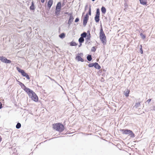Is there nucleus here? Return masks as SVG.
<instances>
[{
    "instance_id": "nucleus-1",
    "label": "nucleus",
    "mask_w": 155,
    "mask_h": 155,
    "mask_svg": "<svg viewBox=\"0 0 155 155\" xmlns=\"http://www.w3.org/2000/svg\"><path fill=\"white\" fill-rule=\"evenodd\" d=\"M53 126L54 129L59 132L63 131L64 129V126L61 123L54 124H53Z\"/></svg>"
},
{
    "instance_id": "nucleus-2",
    "label": "nucleus",
    "mask_w": 155,
    "mask_h": 155,
    "mask_svg": "<svg viewBox=\"0 0 155 155\" xmlns=\"http://www.w3.org/2000/svg\"><path fill=\"white\" fill-rule=\"evenodd\" d=\"M99 37L103 44L104 45H106L107 42L106 36L104 32L102 27L100 29Z\"/></svg>"
},
{
    "instance_id": "nucleus-3",
    "label": "nucleus",
    "mask_w": 155,
    "mask_h": 155,
    "mask_svg": "<svg viewBox=\"0 0 155 155\" xmlns=\"http://www.w3.org/2000/svg\"><path fill=\"white\" fill-rule=\"evenodd\" d=\"M120 131L122 132L123 134L128 135L130 137H135V134L132 131L128 129H121Z\"/></svg>"
},
{
    "instance_id": "nucleus-4",
    "label": "nucleus",
    "mask_w": 155,
    "mask_h": 155,
    "mask_svg": "<svg viewBox=\"0 0 155 155\" xmlns=\"http://www.w3.org/2000/svg\"><path fill=\"white\" fill-rule=\"evenodd\" d=\"M68 15L70 16V17L67 23L68 25V28L70 27L71 24H72L74 19V18L72 15V13H69L68 14Z\"/></svg>"
},
{
    "instance_id": "nucleus-5",
    "label": "nucleus",
    "mask_w": 155,
    "mask_h": 155,
    "mask_svg": "<svg viewBox=\"0 0 155 155\" xmlns=\"http://www.w3.org/2000/svg\"><path fill=\"white\" fill-rule=\"evenodd\" d=\"M24 91L28 94L29 97L31 96V95L35 93L33 91L28 87H27Z\"/></svg>"
},
{
    "instance_id": "nucleus-6",
    "label": "nucleus",
    "mask_w": 155,
    "mask_h": 155,
    "mask_svg": "<svg viewBox=\"0 0 155 155\" xmlns=\"http://www.w3.org/2000/svg\"><path fill=\"white\" fill-rule=\"evenodd\" d=\"M89 16L88 13H87L84 16L83 19V26L85 27L87 24V22L89 19Z\"/></svg>"
},
{
    "instance_id": "nucleus-7",
    "label": "nucleus",
    "mask_w": 155,
    "mask_h": 155,
    "mask_svg": "<svg viewBox=\"0 0 155 155\" xmlns=\"http://www.w3.org/2000/svg\"><path fill=\"white\" fill-rule=\"evenodd\" d=\"M1 61L2 62L6 64H10L12 62L11 60L8 59L6 57L3 56L1 59Z\"/></svg>"
},
{
    "instance_id": "nucleus-8",
    "label": "nucleus",
    "mask_w": 155,
    "mask_h": 155,
    "mask_svg": "<svg viewBox=\"0 0 155 155\" xmlns=\"http://www.w3.org/2000/svg\"><path fill=\"white\" fill-rule=\"evenodd\" d=\"M30 97L35 102H37L38 101V97L35 92L33 94L31 95Z\"/></svg>"
},
{
    "instance_id": "nucleus-9",
    "label": "nucleus",
    "mask_w": 155,
    "mask_h": 155,
    "mask_svg": "<svg viewBox=\"0 0 155 155\" xmlns=\"http://www.w3.org/2000/svg\"><path fill=\"white\" fill-rule=\"evenodd\" d=\"M87 33H88V34L87 35V36L86 37V42H85V44L88 45L90 43V40L91 37L90 31H87Z\"/></svg>"
},
{
    "instance_id": "nucleus-10",
    "label": "nucleus",
    "mask_w": 155,
    "mask_h": 155,
    "mask_svg": "<svg viewBox=\"0 0 155 155\" xmlns=\"http://www.w3.org/2000/svg\"><path fill=\"white\" fill-rule=\"evenodd\" d=\"M17 70L18 71V72L20 73H21V74L23 77L25 76L26 73L25 72L24 70L23 69H21L18 67H16Z\"/></svg>"
},
{
    "instance_id": "nucleus-11",
    "label": "nucleus",
    "mask_w": 155,
    "mask_h": 155,
    "mask_svg": "<svg viewBox=\"0 0 155 155\" xmlns=\"http://www.w3.org/2000/svg\"><path fill=\"white\" fill-rule=\"evenodd\" d=\"M76 59L78 61H81L82 62L84 61V59L81 57L80 56L77 55L76 57Z\"/></svg>"
},
{
    "instance_id": "nucleus-12",
    "label": "nucleus",
    "mask_w": 155,
    "mask_h": 155,
    "mask_svg": "<svg viewBox=\"0 0 155 155\" xmlns=\"http://www.w3.org/2000/svg\"><path fill=\"white\" fill-rule=\"evenodd\" d=\"M53 0H49L47 3V6L50 9L53 3Z\"/></svg>"
},
{
    "instance_id": "nucleus-13",
    "label": "nucleus",
    "mask_w": 155,
    "mask_h": 155,
    "mask_svg": "<svg viewBox=\"0 0 155 155\" xmlns=\"http://www.w3.org/2000/svg\"><path fill=\"white\" fill-rule=\"evenodd\" d=\"M35 8V6L34 5V2L32 1L31 3V5L29 7V9L30 10L34 11Z\"/></svg>"
},
{
    "instance_id": "nucleus-14",
    "label": "nucleus",
    "mask_w": 155,
    "mask_h": 155,
    "mask_svg": "<svg viewBox=\"0 0 155 155\" xmlns=\"http://www.w3.org/2000/svg\"><path fill=\"white\" fill-rule=\"evenodd\" d=\"M94 67L96 69H100L101 68V66L97 62H95Z\"/></svg>"
},
{
    "instance_id": "nucleus-15",
    "label": "nucleus",
    "mask_w": 155,
    "mask_h": 155,
    "mask_svg": "<svg viewBox=\"0 0 155 155\" xmlns=\"http://www.w3.org/2000/svg\"><path fill=\"white\" fill-rule=\"evenodd\" d=\"M130 93V91L129 90L127 89V91H125L124 92V95L127 97L129 96V94Z\"/></svg>"
},
{
    "instance_id": "nucleus-16",
    "label": "nucleus",
    "mask_w": 155,
    "mask_h": 155,
    "mask_svg": "<svg viewBox=\"0 0 155 155\" xmlns=\"http://www.w3.org/2000/svg\"><path fill=\"white\" fill-rule=\"evenodd\" d=\"M19 84L24 91L27 87H26L24 84L21 82H19Z\"/></svg>"
},
{
    "instance_id": "nucleus-17",
    "label": "nucleus",
    "mask_w": 155,
    "mask_h": 155,
    "mask_svg": "<svg viewBox=\"0 0 155 155\" xmlns=\"http://www.w3.org/2000/svg\"><path fill=\"white\" fill-rule=\"evenodd\" d=\"M56 8L58 9H61V2H59L58 3L56 7Z\"/></svg>"
},
{
    "instance_id": "nucleus-18",
    "label": "nucleus",
    "mask_w": 155,
    "mask_h": 155,
    "mask_svg": "<svg viewBox=\"0 0 155 155\" xmlns=\"http://www.w3.org/2000/svg\"><path fill=\"white\" fill-rule=\"evenodd\" d=\"M61 9H58L57 8L55 9V14L56 15L58 16H59L60 15L59 13L61 12Z\"/></svg>"
},
{
    "instance_id": "nucleus-19",
    "label": "nucleus",
    "mask_w": 155,
    "mask_h": 155,
    "mask_svg": "<svg viewBox=\"0 0 155 155\" xmlns=\"http://www.w3.org/2000/svg\"><path fill=\"white\" fill-rule=\"evenodd\" d=\"M100 16L95 15L94 20L96 23H98L100 20Z\"/></svg>"
},
{
    "instance_id": "nucleus-20",
    "label": "nucleus",
    "mask_w": 155,
    "mask_h": 155,
    "mask_svg": "<svg viewBox=\"0 0 155 155\" xmlns=\"http://www.w3.org/2000/svg\"><path fill=\"white\" fill-rule=\"evenodd\" d=\"M101 10L102 14H104L106 13V9L105 7L103 6L101 7Z\"/></svg>"
},
{
    "instance_id": "nucleus-21",
    "label": "nucleus",
    "mask_w": 155,
    "mask_h": 155,
    "mask_svg": "<svg viewBox=\"0 0 155 155\" xmlns=\"http://www.w3.org/2000/svg\"><path fill=\"white\" fill-rule=\"evenodd\" d=\"M140 3L142 5H147V0H141L140 1Z\"/></svg>"
},
{
    "instance_id": "nucleus-22",
    "label": "nucleus",
    "mask_w": 155,
    "mask_h": 155,
    "mask_svg": "<svg viewBox=\"0 0 155 155\" xmlns=\"http://www.w3.org/2000/svg\"><path fill=\"white\" fill-rule=\"evenodd\" d=\"M81 37H82V38H86L87 36V33L85 32H84L81 34Z\"/></svg>"
},
{
    "instance_id": "nucleus-23",
    "label": "nucleus",
    "mask_w": 155,
    "mask_h": 155,
    "mask_svg": "<svg viewBox=\"0 0 155 155\" xmlns=\"http://www.w3.org/2000/svg\"><path fill=\"white\" fill-rule=\"evenodd\" d=\"M59 37L61 39L64 38L65 36V34L64 33H62L60 34L59 36Z\"/></svg>"
},
{
    "instance_id": "nucleus-24",
    "label": "nucleus",
    "mask_w": 155,
    "mask_h": 155,
    "mask_svg": "<svg viewBox=\"0 0 155 155\" xmlns=\"http://www.w3.org/2000/svg\"><path fill=\"white\" fill-rule=\"evenodd\" d=\"M87 60L89 61H91L92 59V56L90 54H88L87 57Z\"/></svg>"
},
{
    "instance_id": "nucleus-25",
    "label": "nucleus",
    "mask_w": 155,
    "mask_h": 155,
    "mask_svg": "<svg viewBox=\"0 0 155 155\" xmlns=\"http://www.w3.org/2000/svg\"><path fill=\"white\" fill-rule=\"evenodd\" d=\"M69 44L71 46H76L77 45V44L76 42L73 41L70 42Z\"/></svg>"
},
{
    "instance_id": "nucleus-26",
    "label": "nucleus",
    "mask_w": 155,
    "mask_h": 155,
    "mask_svg": "<svg viewBox=\"0 0 155 155\" xmlns=\"http://www.w3.org/2000/svg\"><path fill=\"white\" fill-rule=\"evenodd\" d=\"M84 38H82V37H80L78 39V41L79 43L81 42V43H83V42H84Z\"/></svg>"
},
{
    "instance_id": "nucleus-27",
    "label": "nucleus",
    "mask_w": 155,
    "mask_h": 155,
    "mask_svg": "<svg viewBox=\"0 0 155 155\" xmlns=\"http://www.w3.org/2000/svg\"><path fill=\"white\" fill-rule=\"evenodd\" d=\"M95 15L100 16V9L98 8L97 9L96 14Z\"/></svg>"
},
{
    "instance_id": "nucleus-28",
    "label": "nucleus",
    "mask_w": 155,
    "mask_h": 155,
    "mask_svg": "<svg viewBox=\"0 0 155 155\" xmlns=\"http://www.w3.org/2000/svg\"><path fill=\"white\" fill-rule=\"evenodd\" d=\"M141 103V102H139L137 103H136L135 106L134 107H135L136 108H137L139 107L140 105V103Z\"/></svg>"
},
{
    "instance_id": "nucleus-29",
    "label": "nucleus",
    "mask_w": 155,
    "mask_h": 155,
    "mask_svg": "<svg viewBox=\"0 0 155 155\" xmlns=\"http://www.w3.org/2000/svg\"><path fill=\"white\" fill-rule=\"evenodd\" d=\"M21 126V124L19 123H18L17 124L16 126V127L17 129H19Z\"/></svg>"
},
{
    "instance_id": "nucleus-30",
    "label": "nucleus",
    "mask_w": 155,
    "mask_h": 155,
    "mask_svg": "<svg viewBox=\"0 0 155 155\" xmlns=\"http://www.w3.org/2000/svg\"><path fill=\"white\" fill-rule=\"evenodd\" d=\"M140 35L143 39H145L146 36L145 35L143 34L142 33H140Z\"/></svg>"
},
{
    "instance_id": "nucleus-31",
    "label": "nucleus",
    "mask_w": 155,
    "mask_h": 155,
    "mask_svg": "<svg viewBox=\"0 0 155 155\" xmlns=\"http://www.w3.org/2000/svg\"><path fill=\"white\" fill-rule=\"evenodd\" d=\"M94 63H90L88 64V67L90 68L92 67H94Z\"/></svg>"
},
{
    "instance_id": "nucleus-32",
    "label": "nucleus",
    "mask_w": 155,
    "mask_h": 155,
    "mask_svg": "<svg viewBox=\"0 0 155 155\" xmlns=\"http://www.w3.org/2000/svg\"><path fill=\"white\" fill-rule=\"evenodd\" d=\"M140 52L141 54H143V51L142 49V46L141 45H140Z\"/></svg>"
},
{
    "instance_id": "nucleus-33",
    "label": "nucleus",
    "mask_w": 155,
    "mask_h": 155,
    "mask_svg": "<svg viewBox=\"0 0 155 155\" xmlns=\"http://www.w3.org/2000/svg\"><path fill=\"white\" fill-rule=\"evenodd\" d=\"M24 77H26L28 80H29L30 79V78L29 75L27 73H26Z\"/></svg>"
},
{
    "instance_id": "nucleus-34",
    "label": "nucleus",
    "mask_w": 155,
    "mask_h": 155,
    "mask_svg": "<svg viewBox=\"0 0 155 155\" xmlns=\"http://www.w3.org/2000/svg\"><path fill=\"white\" fill-rule=\"evenodd\" d=\"M88 14V15H91V6H90Z\"/></svg>"
},
{
    "instance_id": "nucleus-35",
    "label": "nucleus",
    "mask_w": 155,
    "mask_h": 155,
    "mask_svg": "<svg viewBox=\"0 0 155 155\" xmlns=\"http://www.w3.org/2000/svg\"><path fill=\"white\" fill-rule=\"evenodd\" d=\"M96 50V49L95 48V47L93 46V47L91 49V51L92 52H95Z\"/></svg>"
},
{
    "instance_id": "nucleus-36",
    "label": "nucleus",
    "mask_w": 155,
    "mask_h": 155,
    "mask_svg": "<svg viewBox=\"0 0 155 155\" xmlns=\"http://www.w3.org/2000/svg\"><path fill=\"white\" fill-rule=\"evenodd\" d=\"M79 20V19L78 18H77L74 21L75 22H78Z\"/></svg>"
},
{
    "instance_id": "nucleus-37",
    "label": "nucleus",
    "mask_w": 155,
    "mask_h": 155,
    "mask_svg": "<svg viewBox=\"0 0 155 155\" xmlns=\"http://www.w3.org/2000/svg\"><path fill=\"white\" fill-rule=\"evenodd\" d=\"M2 103L0 102V109L2 108Z\"/></svg>"
},
{
    "instance_id": "nucleus-38",
    "label": "nucleus",
    "mask_w": 155,
    "mask_h": 155,
    "mask_svg": "<svg viewBox=\"0 0 155 155\" xmlns=\"http://www.w3.org/2000/svg\"><path fill=\"white\" fill-rule=\"evenodd\" d=\"M49 77V78L50 79L51 81H55V82H56L54 80V79H52V78H51L50 77Z\"/></svg>"
},
{
    "instance_id": "nucleus-39",
    "label": "nucleus",
    "mask_w": 155,
    "mask_h": 155,
    "mask_svg": "<svg viewBox=\"0 0 155 155\" xmlns=\"http://www.w3.org/2000/svg\"><path fill=\"white\" fill-rule=\"evenodd\" d=\"M151 99H149L147 101V102L149 103L151 101Z\"/></svg>"
},
{
    "instance_id": "nucleus-40",
    "label": "nucleus",
    "mask_w": 155,
    "mask_h": 155,
    "mask_svg": "<svg viewBox=\"0 0 155 155\" xmlns=\"http://www.w3.org/2000/svg\"><path fill=\"white\" fill-rule=\"evenodd\" d=\"M83 54L82 53H78V55H79V56H81V55H82Z\"/></svg>"
},
{
    "instance_id": "nucleus-41",
    "label": "nucleus",
    "mask_w": 155,
    "mask_h": 155,
    "mask_svg": "<svg viewBox=\"0 0 155 155\" xmlns=\"http://www.w3.org/2000/svg\"><path fill=\"white\" fill-rule=\"evenodd\" d=\"M82 43H81V42L79 43V45L78 46L79 47H80L82 45Z\"/></svg>"
},
{
    "instance_id": "nucleus-42",
    "label": "nucleus",
    "mask_w": 155,
    "mask_h": 155,
    "mask_svg": "<svg viewBox=\"0 0 155 155\" xmlns=\"http://www.w3.org/2000/svg\"><path fill=\"white\" fill-rule=\"evenodd\" d=\"M88 6V5H85V10L86 11V10Z\"/></svg>"
},
{
    "instance_id": "nucleus-43",
    "label": "nucleus",
    "mask_w": 155,
    "mask_h": 155,
    "mask_svg": "<svg viewBox=\"0 0 155 155\" xmlns=\"http://www.w3.org/2000/svg\"><path fill=\"white\" fill-rule=\"evenodd\" d=\"M41 3H43L44 2L45 0H41Z\"/></svg>"
},
{
    "instance_id": "nucleus-44",
    "label": "nucleus",
    "mask_w": 155,
    "mask_h": 155,
    "mask_svg": "<svg viewBox=\"0 0 155 155\" xmlns=\"http://www.w3.org/2000/svg\"><path fill=\"white\" fill-rule=\"evenodd\" d=\"M64 14L68 15V14H69V13H68V12H65L64 13Z\"/></svg>"
},
{
    "instance_id": "nucleus-45",
    "label": "nucleus",
    "mask_w": 155,
    "mask_h": 155,
    "mask_svg": "<svg viewBox=\"0 0 155 155\" xmlns=\"http://www.w3.org/2000/svg\"><path fill=\"white\" fill-rule=\"evenodd\" d=\"M3 56H0V60L1 61V59H2Z\"/></svg>"
},
{
    "instance_id": "nucleus-46",
    "label": "nucleus",
    "mask_w": 155,
    "mask_h": 155,
    "mask_svg": "<svg viewBox=\"0 0 155 155\" xmlns=\"http://www.w3.org/2000/svg\"><path fill=\"white\" fill-rule=\"evenodd\" d=\"M1 138H0V142H1Z\"/></svg>"
},
{
    "instance_id": "nucleus-47",
    "label": "nucleus",
    "mask_w": 155,
    "mask_h": 155,
    "mask_svg": "<svg viewBox=\"0 0 155 155\" xmlns=\"http://www.w3.org/2000/svg\"><path fill=\"white\" fill-rule=\"evenodd\" d=\"M95 0H92V1H93H93H94Z\"/></svg>"
},
{
    "instance_id": "nucleus-48",
    "label": "nucleus",
    "mask_w": 155,
    "mask_h": 155,
    "mask_svg": "<svg viewBox=\"0 0 155 155\" xmlns=\"http://www.w3.org/2000/svg\"><path fill=\"white\" fill-rule=\"evenodd\" d=\"M84 12H83V14H83V15L84 14Z\"/></svg>"
},
{
    "instance_id": "nucleus-49",
    "label": "nucleus",
    "mask_w": 155,
    "mask_h": 155,
    "mask_svg": "<svg viewBox=\"0 0 155 155\" xmlns=\"http://www.w3.org/2000/svg\"><path fill=\"white\" fill-rule=\"evenodd\" d=\"M153 110H155V108L153 109Z\"/></svg>"
},
{
    "instance_id": "nucleus-50",
    "label": "nucleus",
    "mask_w": 155,
    "mask_h": 155,
    "mask_svg": "<svg viewBox=\"0 0 155 155\" xmlns=\"http://www.w3.org/2000/svg\"><path fill=\"white\" fill-rule=\"evenodd\" d=\"M85 61H87L86 60H85Z\"/></svg>"
},
{
    "instance_id": "nucleus-51",
    "label": "nucleus",
    "mask_w": 155,
    "mask_h": 155,
    "mask_svg": "<svg viewBox=\"0 0 155 155\" xmlns=\"http://www.w3.org/2000/svg\"><path fill=\"white\" fill-rule=\"evenodd\" d=\"M140 98H139V99H138V100H140Z\"/></svg>"
}]
</instances>
